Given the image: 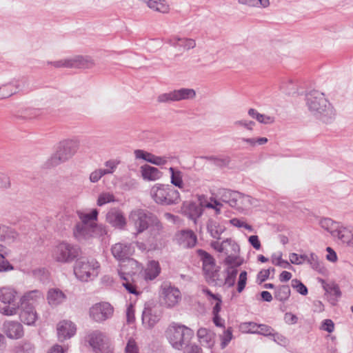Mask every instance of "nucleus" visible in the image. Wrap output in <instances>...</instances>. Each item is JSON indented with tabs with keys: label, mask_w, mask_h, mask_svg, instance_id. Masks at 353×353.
<instances>
[{
	"label": "nucleus",
	"mask_w": 353,
	"mask_h": 353,
	"mask_svg": "<svg viewBox=\"0 0 353 353\" xmlns=\"http://www.w3.org/2000/svg\"><path fill=\"white\" fill-rule=\"evenodd\" d=\"M305 100L309 110L317 119L325 123H330L334 121L335 110L323 93L313 90L306 95Z\"/></svg>",
	"instance_id": "nucleus-1"
},
{
	"label": "nucleus",
	"mask_w": 353,
	"mask_h": 353,
	"mask_svg": "<svg viewBox=\"0 0 353 353\" xmlns=\"http://www.w3.org/2000/svg\"><path fill=\"white\" fill-rule=\"evenodd\" d=\"M129 221L131 222L138 234L142 233L149 227L157 233L162 230L163 226L157 216L147 210L135 209L130 212Z\"/></svg>",
	"instance_id": "nucleus-2"
},
{
	"label": "nucleus",
	"mask_w": 353,
	"mask_h": 353,
	"mask_svg": "<svg viewBox=\"0 0 353 353\" xmlns=\"http://www.w3.org/2000/svg\"><path fill=\"white\" fill-rule=\"evenodd\" d=\"M100 268V263L94 258L79 257L74 263L73 271L79 281L88 282L99 276Z\"/></svg>",
	"instance_id": "nucleus-3"
},
{
	"label": "nucleus",
	"mask_w": 353,
	"mask_h": 353,
	"mask_svg": "<svg viewBox=\"0 0 353 353\" xmlns=\"http://www.w3.org/2000/svg\"><path fill=\"white\" fill-rule=\"evenodd\" d=\"M81 248L76 244L63 241L57 244L52 250V258L61 264H69L81 256Z\"/></svg>",
	"instance_id": "nucleus-4"
},
{
	"label": "nucleus",
	"mask_w": 353,
	"mask_h": 353,
	"mask_svg": "<svg viewBox=\"0 0 353 353\" xmlns=\"http://www.w3.org/2000/svg\"><path fill=\"white\" fill-rule=\"evenodd\" d=\"M79 147L77 139H66L61 141L57 151L47 161L48 167H54L64 163L72 158Z\"/></svg>",
	"instance_id": "nucleus-5"
},
{
	"label": "nucleus",
	"mask_w": 353,
	"mask_h": 353,
	"mask_svg": "<svg viewBox=\"0 0 353 353\" xmlns=\"http://www.w3.org/2000/svg\"><path fill=\"white\" fill-rule=\"evenodd\" d=\"M192 335L191 329L175 323H172L165 331V336L172 347L179 350L188 345Z\"/></svg>",
	"instance_id": "nucleus-6"
},
{
	"label": "nucleus",
	"mask_w": 353,
	"mask_h": 353,
	"mask_svg": "<svg viewBox=\"0 0 353 353\" xmlns=\"http://www.w3.org/2000/svg\"><path fill=\"white\" fill-rule=\"evenodd\" d=\"M152 199L157 204L170 205L180 202V194L170 185L157 183L150 190Z\"/></svg>",
	"instance_id": "nucleus-7"
},
{
	"label": "nucleus",
	"mask_w": 353,
	"mask_h": 353,
	"mask_svg": "<svg viewBox=\"0 0 353 353\" xmlns=\"http://www.w3.org/2000/svg\"><path fill=\"white\" fill-rule=\"evenodd\" d=\"M85 341L94 353H114V345L109 336L100 330H92L85 336Z\"/></svg>",
	"instance_id": "nucleus-8"
},
{
	"label": "nucleus",
	"mask_w": 353,
	"mask_h": 353,
	"mask_svg": "<svg viewBox=\"0 0 353 353\" xmlns=\"http://www.w3.org/2000/svg\"><path fill=\"white\" fill-rule=\"evenodd\" d=\"M196 97V92L192 88H182L165 92L157 97V101L161 103H169L183 100L193 99Z\"/></svg>",
	"instance_id": "nucleus-9"
},
{
	"label": "nucleus",
	"mask_w": 353,
	"mask_h": 353,
	"mask_svg": "<svg viewBox=\"0 0 353 353\" xmlns=\"http://www.w3.org/2000/svg\"><path fill=\"white\" fill-rule=\"evenodd\" d=\"M48 64L52 65L57 68H88L94 65V62L90 57L79 55L71 59H61L55 61H48Z\"/></svg>",
	"instance_id": "nucleus-10"
},
{
	"label": "nucleus",
	"mask_w": 353,
	"mask_h": 353,
	"mask_svg": "<svg viewBox=\"0 0 353 353\" xmlns=\"http://www.w3.org/2000/svg\"><path fill=\"white\" fill-rule=\"evenodd\" d=\"M160 290L163 303L167 307H174L181 300L180 290L174 285H172L170 283H163L161 285Z\"/></svg>",
	"instance_id": "nucleus-11"
},
{
	"label": "nucleus",
	"mask_w": 353,
	"mask_h": 353,
	"mask_svg": "<svg viewBox=\"0 0 353 353\" xmlns=\"http://www.w3.org/2000/svg\"><path fill=\"white\" fill-rule=\"evenodd\" d=\"M217 194L223 202L228 203L232 208H241L240 205L243 204L244 201H250L249 196L229 189L221 188L218 190Z\"/></svg>",
	"instance_id": "nucleus-12"
},
{
	"label": "nucleus",
	"mask_w": 353,
	"mask_h": 353,
	"mask_svg": "<svg viewBox=\"0 0 353 353\" xmlns=\"http://www.w3.org/2000/svg\"><path fill=\"white\" fill-rule=\"evenodd\" d=\"M103 228L97 224L86 225L77 223L74 229L73 233L74 237L78 241L89 239L90 237L102 234Z\"/></svg>",
	"instance_id": "nucleus-13"
},
{
	"label": "nucleus",
	"mask_w": 353,
	"mask_h": 353,
	"mask_svg": "<svg viewBox=\"0 0 353 353\" xmlns=\"http://www.w3.org/2000/svg\"><path fill=\"white\" fill-rule=\"evenodd\" d=\"M111 252L114 257L118 261L127 262L128 265H137L136 260L130 257L131 254V246L128 243H117L112 245Z\"/></svg>",
	"instance_id": "nucleus-14"
},
{
	"label": "nucleus",
	"mask_w": 353,
	"mask_h": 353,
	"mask_svg": "<svg viewBox=\"0 0 353 353\" xmlns=\"http://www.w3.org/2000/svg\"><path fill=\"white\" fill-rule=\"evenodd\" d=\"M113 314V307L108 303H99L90 309V316L96 322H102Z\"/></svg>",
	"instance_id": "nucleus-15"
},
{
	"label": "nucleus",
	"mask_w": 353,
	"mask_h": 353,
	"mask_svg": "<svg viewBox=\"0 0 353 353\" xmlns=\"http://www.w3.org/2000/svg\"><path fill=\"white\" fill-rule=\"evenodd\" d=\"M118 274L120 279L123 281L122 285L129 293L135 295L139 294V291L137 290V286L134 283V280L132 278V274H131L130 272H127L125 265H121L120 268L118 270Z\"/></svg>",
	"instance_id": "nucleus-16"
},
{
	"label": "nucleus",
	"mask_w": 353,
	"mask_h": 353,
	"mask_svg": "<svg viewBox=\"0 0 353 353\" xmlns=\"http://www.w3.org/2000/svg\"><path fill=\"white\" fill-rule=\"evenodd\" d=\"M177 243L183 248H192L197 242V237L192 230H182L176 234Z\"/></svg>",
	"instance_id": "nucleus-17"
},
{
	"label": "nucleus",
	"mask_w": 353,
	"mask_h": 353,
	"mask_svg": "<svg viewBox=\"0 0 353 353\" xmlns=\"http://www.w3.org/2000/svg\"><path fill=\"white\" fill-rule=\"evenodd\" d=\"M3 330L6 336L11 339H20L24 334L23 325L17 321H6L3 325Z\"/></svg>",
	"instance_id": "nucleus-18"
},
{
	"label": "nucleus",
	"mask_w": 353,
	"mask_h": 353,
	"mask_svg": "<svg viewBox=\"0 0 353 353\" xmlns=\"http://www.w3.org/2000/svg\"><path fill=\"white\" fill-rule=\"evenodd\" d=\"M107 221L114 228L123 230L127 224L123 213L119 209L110 210L106 215Z\"/></svg>",
	"instance_id": "nucleus-19"
},
{
	"label": "nucleus",
	"mask_w": 353,
	"mask_h": 353,
	"mask_svg": "<svg viewBox=\"0 0 353 353\" xmlns=\"http://www.w3.org/2000/svg\"><path fill=\"white\" fill-rule=\"evenodd\" d=\"M19 318L22 323L28 325H33L38 319V314L32 304L21 306Z\"/></svg>",
	"instance_id": "nucleus-20"
},
{
	"label": "nucleus",
	"mask_w": 353,
	"mask_h": 353,
	"mask_svg": "<svg viewBox=\"0 0 353 353\" xmlns=\"http://www.w3.org/2000/svg\"><path fill=\"white\" fill-rule=\"evenodd\" d=\"M76 333V326L71 321H63L57 325V335L60 341L71 338Z\"/></svg>",
	"instance_id": "nucleus-21"
},
{
	"label": "nucleus",
	"mask_w": 353,
	"mask_h": 353,
	"mask_svg": "<svg viewBox=\"0 0 353 353\" xmlns=\"http://www.w3.org/2000/svg\"><path fill=\"white\" fill-rule=\"evenodd\" d=\"M19 237V233L12 228L0 224V242L7 245L14 243Z\"/></svg>",
	"instance_id": "nucleus-22"
},
{
	"label": "nucleus",
	"mask_w": 353,
	"mask_h": 353,
	"mask_svg": "<svg viewBox=\"0 0 353 353\" xmlns=\"http://www.w3.org/2000/svg\"><path fill=\"white\" fill-rule=\"evenodd\" d=\"M338 238L343 243L353 248V229L339 225L337 230L334 232V236Z\"/></svg>",
	"instance_id": "nucleus-23"
},
{
	"label": "nucleus",
	"mask_w": 353,
	"mask_h": 353,
	"mask_svg": "<svg viewBox=\"0 0 353 353\" xmlns=\"http://www.w3.org/2000/svg\"><path fill=\"white\" fill-rule=\"evenodd\" d=\"M17 291L12 287L3 286L0 288V301L6 305L15 303Z\"/></svg>",
	"instance_id": "nucleus-24"
},
{
	"label": "nucleus",
	"mask_w": 353,
	"mask_h": 353,
	"mask_svg": "<svg viewBox=\"0 0 353 353\" xmlns=\"http://www.w3.org/2000/svg\"><path fill=\"white\" fill-rule=\"evenodd\" d=\"M161 270V269L158 261H150L144 270L143 277L146 281H152L159 275Z\"/></svg>",
	"instance_id": "nucleus-25"
},
{
	"label": "nucleus",
	"mask_w": 353,
	"mask_h": 353,
	"mask_svg": "<svg viewBox=\"0 0 353 353\" xmlns=\"http://www.w3.org/2000/svg\"><path fill=\"white\" fill-rule=\"evenodd\" d=\"M141 176L147 181H156L162 176V172L157 168L145 164L141 167Z\"/></svg>",
	"instance_id": "nucleus-26"
},
{
	"label": "nucleus",
	"mask_w": 353,
	"mask_h": 353,
	"mask_svg": "<svg viewBox=\"0 0 353 353\" xmlns=\"http://www.w3.org/2000/svg\"><path fill=\"white\" fill-rule=\"evenodd\" d=\"M228 245L231 247L232 250L234 252L239 251V245L231 239H227L226 240L223 241L221 243L214 241L211 243V246L214 250L219 252H225L226 254H228L229 252V250L227 249Z\"/></svg>",
	"instance_id": "nucleus-27"
},
{
	"label": "nucleus",
	"mask_w": 353,
	"mask_h": 353,
	"mask_svg": "<svg viewBox=\"0 0 353 353\" xmlns=\"http://www.w3.org/2000/svg\"><path fill=\"white\" fill-rule=\"evenodd\" d=\"M207 230L212 238L219 239L221 234L225 230V227L210 219L207 223Z\"/></svg>",
	"instance_id": "nucleus-28"
},
{
	"label": "nucleus",
	"mask_w": 353,
	"mask_h": 353,
	"mask_svg": "<svg viewBox=\"0 0 353 353\" xmlns=\"http://www.w3.org/2000/svg\"><path fill=\"white\" fill-rule=\"evenodd\" d=\"M159 318L150 307H145L142 313V322L145 327L152 328L159 321Z\"/></svg>",
	"instance_id": "nucleus-29"
},
{
	"label": "nucleus",
	"mask_w": 353,
	"mask_h": 353,
	"mask_svg": "<svg viewBox=\"0 0 353 353\" xmlns=\"http://www.w3.org/2000/svg\"><path fill=\"white\" fill-rule=\"evenodd\" d=\"M8 252L4 245L0 243V272H8L14 270V267L7 259Z\"/></svg>",
	"instance_id": "nucleus-30"
},
{
	"label": "nucleus",
	"mask_w": 353,
	"mask_h": 353,
	"mask_svg": "<svg viewBox=\"0 0 353 353\" xmlns=\"http://www.w3.org/2000/svg\"><path fill=\"white\" fill-rule=\"evenodd\" d=\"M65 295L59 289H50L48 292V301L51 305H57L65 299Z\"/></svg>",
	"instance_id": "nucleus-31"
},
{
	"label": "nucleus",
	"mask_w": 353,
	"mask_h": 353,
	"mask_svg": "<svg viewBox=\"0 0 353 353\" xmlns=\"http://www.w3.org/2000/svg\"><path fill=\"white\" fill-rule=\"evenodd\" d=\"M291 291L288 285H282L275 288L274 298L281 301L285 302L290 297Z\"/></svg>",
	"instance_id": "nucleus-32"
},
{
	"label": "nucleus",
	"mask_w": 353,
	"mask_h": 353,
	"mask_svg": "<svg viewBox=\"0 0 353 353\" xmlns=\"http://www.w3.org/2000/svg\"><path fill=\"white\" fill-rule=\"evenodd\" d=\"M307 263L314 270L319 273L323 274L326 271L323 262L319 260L318 256L314 252L310 254V259Z\"/></svg>",
	"instance_id": "nucleus-33"
},
{
	"label": "nucleus",
	"mask_w": 353,
	"mask_h": 353,
	"mask_svg": "<svg viewBox=\"0 0 353 353\" xmlns=\"http://www.w3.org/2000/svg\"><path fill=\"white\" fill-rule=\"evenodd\" d=\"M203 271L205 279L208 283H214L218 279L219 270L216 268V264L209 265V266H203Z\"/></svg>",
	"instance_id": "nucleus-34"
},
{
	"label": "nucleus",
	"mask_w": 353,
	"mask_h": 353,
	"mask_svg": "<svg viewBox=\"0 0 353 353\" xmlns=\"http://www.w3.org/2000/svg\"><path fill=\"white\" fill-rule=\"evenodd\" d=\"M226 276L225 278L224 285L230 288L234 285L238 274V270L233 266H228L225 270Z\"/></svg>",
	"instance_id": "nucleus-35"
},
{
	"label": "nucleus",
	"mask_w": 353,
	"mask_h": 353,
	"mask_svg": "<svg viewBox=\"0 0 353 353\" xmlns=\"http://www.w3.org/2000/svg\"><path fill=\"white\" fill-rule=\"evenodd\" d=\"M41 296V293L39 290H32L26 292L19 300V305L21 306L26 305L27 304H32L30 301H34Z\"/></svg>",
	"instance_id": "nucleus-36"
},
{
	"label": "nucleus",
	"mask_w": 353,
	"mask_h": 353,
	"mask_svg": "<svg viewBox=\"0 0 353 353\" xmlns=\"http://www.w3.org/2000/svg\"><path fill=\"white\" fill-rule=\"evenodd\" d=\"M319 224L322 228L327 231L334 236V232H336L340 223L335 222L330 218H323L320 220Z\"/></svg>",
	"instance_id": "nucleus-37"
},
{
	"label": "nucleus",
	"mask_w": 353,
	"mask_h": 353,
	"mask_svg": "<svg viewBox=\"0 0 353 353\" xmlns=\"http://www.w3.org/2000/svg\"><path fill=\"white\" fill-rule=\"evenodd\" d=\"M19 91V86L8 83L0 87V100L10 97Z\"/></svg>",
	"instance_id": "nucleus-38"
},
{
	"label": "nucleus",
	"mask_w": 353,
	"mask_h": 353,
	"mask_svg": "<svg viewBox=\"0 0 353 353\" xmlns=\"http://www.w3.org/2000/svg\"><path fill=\"white\" fill-rule=\"evenodd\" d=\"M248 114L253 119L257 120L261 123L270 124L274 121L273 117L265 114H260L254 108L249 109Z\"/></svg>",
	"instance_id": "nucleus-39"
},
{
	"label": "nucleus",
	"mask_w": 353,
	"mask_h": 353,
	"mask_svg": "<svg viewBox=\"0 0 353 353\" xmlns=\"http://www.w3.org/2000/svg\"><path fill=\"white\" fill-rule=\"evenodd\" d=\"M170 172L171 183L179 188H183V181L182 179L183 174L180 170H176L172 167L169 168Z\"/></svg>",
	"instance_id": "nucleus-40"
},
{
	"label": "nucleus",
	"mask_w": 353,
	"mask_h": 353,
	"mask_svg": "<svg viewBox=\"0 0 353 353\" xmlns=\"http://www.w3.org/2000/svg\"><path fill=\"white\" fill-rule=\"evenodd\" d=\"M280 89L288 95H293L297 92L296 85L291 79L283 81L280 85Z\"/></svg>",
	"instance_id": "nucleus-41"
},
{
	"label": "nucleus",
	"mask_w": 353,
	"mask_h": 353,
	"mask_svg": "<svg viewBox=\"0 0 353 353\" xmlns=\"http://www.w3.org/2000/svg\"><path fill=\"white\" fill-rule=\"evenodd\" d=\"M98 214L99 213L97 209L92 210L90 213H82L79 215V218L81 220V222L80 223L86 225L97 224L95 221L97 219Z\"/></svg>",
	"instance_id": "nucleus-42"
},
{
	"label": "nucleus",
	"mask_w": 353,
	"mask_h": 353,
	"mask_svg": "<svg viewBox=\"0 0 353 353\" xmlns=\"http://www.w3.org/2000/svg\"><path fill=\"white\" fill-rule=\"evenodd\" d=\"M196 252L203 262V266L215 265L214 259L208 252L201 249H199Z\"/></svg>",
	"instance_id": "nucleus-43"
},
{
	"label": "nucleus",
	"mask_w": 353,
	"mask_h": 353,
	"mask_svg": "<svg viewBox=\"0 0 353 353\" xmlns=\"http://www.w3.org/2000/svg\"><path fill=\"white\" fill-rule=\"evenodd\" d=\"M323 288L327 293L335 296L336 299H334V301H336V299L341 296V292L339 285L334 283L326 284L323 286Z\"/></svg>",
	"instance_id": "nucleus-44"
},
{
	"label": "nucleus",
	"mask_w": 353,
	"mask_h": 353,
	"mask_svg": "<svg viewBox=\"0 0 353 353\" xmlns=\"http://www.w3.org/2000/svg\"><path fill=\"white\" fill-rule=\"evenodd\" d=\"M274 330L270 325L259 324L258 326V330H252L251 333L261 334L265 336H271V335L273 334Z\"/></svg>",
	"instance_id": "nucleus-45"
},
{
	"label": "nucleus",
	"mask_w": 353,
	"mask_h": 353,
	"mask_svg": "<svg viewBox=\"0 0 353 353\" xmlns=\"http://www.w3.org/2000/svg\"><path fill=\"white\" fill-rule=\"evenodd\" d=\"M291 286L301 295L305 296L308 293L307 288L300 280L297 279L292 280Z\"/></svg>",
	"instance_id": "nucleus-46"
},
{
	"label": "nucleus",
	"mask_w": 353,
	"mask_h": 353,
	"mask_svg": "<svg viewBox=\"0 0 353 353\" xmlns=\"http://www.w3.org/2000/svg\"><path fill=\"white\" fill-rule=\"evenodd\" d=\"M114 201V196L109 192L101 193L97 199V205L102 206L106 203Z\"/></svg>",
	"instance_id": "nucleus-47"
},
{
	"label": "nucleus",
	"mask_w": 353,
	"mask_h": 353,
	"mask_svg": "<svg viewBox=\"0 0 353 353\" xmlns=\"http://www.w3.org/2000/svg\"><path fill=\"white\" fill-rule=\"evenodd\" d=\"M20 305L19 303H13V305H8L7 306H5L2 308H1V313L6 316H12L14 314H16L17 313L18 308L19 307Z\"/></svg>",
	"instance_id": "nucleus-48"
},
{
	"label": "nucleus",
	"mask_w": 353,
	"mask_h": 353,
	"mask_svg": "<svg viewBox=\"0 0 353 353\" xmlns=\"http://www.w3.org/2000/svg\"><path fill=\"white\" fill-rule=\"evenodd\" d=\"M247 276L248 273L245 270L242 271L239 274L237 282V292L239 293L242 292L245 288L248 279Z\"/></svg>",
	"instance_id": "nucleus-49"
},
{
	"label": "nucleus",
	"mask_w": 353,
	"mask_h": 353,
	"mask_svg": "<svg viewBox=\"0 0 353 353\" xmlns=\"http://www.w3.org/2000/svg\"><path fill=\"white\" fill-rule=\"evenodd\" d=\"M34 345L30 342H25L17 348L16 353H34Z\"/></svg>",
	"instance_id": "nucleus-50"
},
{
	"label": "nucleus",
	"mask_w": 353,
	"mask_h": 353,
	"mask_svg": "<svg viewBox=\"0 0 353 353\" xmlns=\"http://www.w3.org/2000/svg\"><path fill=\"white\" fill-rule=\"evenodd\" d=\"M134 154L136 159H143L149 163L150 159H151L153 157V154L139 149L135 150Z\"/></svg>",
	"instance_id": "nucleus-51"
},
{
	"label": "nucleus",
	"mask_w": 353,
	"mask_h": 353,
	"mask_svg": "<svg viewBox=\"0 0 353 353\" xmlns=\"http://www.w3.org/2000/svg\"><path fill=\"white\" fill-rule=\"evenodd\" d=\"M197 336L201 343H205L208 344L210 341V336L208 334V330L204 327H201L198 330Z\"/></svg>",
	"instance_id": "nucleus-52"
},
{
	"label": "nucleus",
	"mask_w": 353,
	"mask_h": 353,
	"mask_svg": "<svg viewBox=\"0 0 353 353\" xmlns=\"http://www.w3.org/2000/svg\"><path fill=\"white\" fill-rule=\"evenodd\" d=\"M178 41H181L180 47H183L187 50L193 49L196 46V42L192 39L181 38Z\"/></svg>",
	"instance_id": "nucleus-53"
},
{
	"label": "nucleus",
	"mask_w": 353,
	"mask_h": 353,
	"mask_svg": "<svg viewBox=\"0 0 353 353\" xmlns=\"http://www.w3.org/2000/svg\"><path fill=\"white\" fill-rule=\"evenodd\" d=\"M232 339V329L228 327L223 333L221 341V347L225 348Z\"/></svg>",
	"instance_id": "nucleus-54"
},
{
	"label": "nucleus",
	"mask_w": 353,
	"mask_h": 353,
	"mask_svg": "<svg viewBox=\"0 0 353 353\" xmlns=\"http://www.w3.org/2000/svg\"><path fill=\"white\" fill-rule=\"evenodd\" d=\"M104 175H105V171L103 169L95 170L90 174V181L92 183H97Z\"/></svg>",
	"instance_id": "nucleus-55"
},
{
	"label": "nucleus",
	"mask_w": 353,
	"mask_h": 353,
	"mask_svg": "<svg viewBox=\"0 0 353 353\" xmlns=\"http://www.w3.org/2000/svg\"><path fill=\"white\" fill-rule=\"evenodd\" d=\"M119 161L116 160H109L105 162V165L107 167L106 169H103L105 171V174H112L116 170Z\"/></svg>",
	"instance_id": "nucleus-56"
},
{
	"label": "nucleus",
	"mask_w": 353,
	"mask_h": 353,
	"mask_svg": "<svg viewBox=\"0 0 353 353\" xmlns=\"http://www.w3.org/2000/svg\"><path fill=\"white\" fill-rule=\"evenodd\" d=\"M225 263L228 266H233L235 268L240 266L242 263L241 261H239L238 258L234 256L228 255L225 259Z\"/></svg>",
	"instance_id": "nucleus-57"
},
{
	"label": "nucleus",
	"mask_w": 353,
	"mask_h": 353,
	"mask_svg": "<svg viewBox=\"0 0 353 353\" xmlns=\"http://www.w3.org/2000/svg\"><path fill=\"white\" fill-rule=\"evenodd\" d=\"M270 271L274 272V268L262 270L257 274V280L259 281V283H262L268 279L270 274Z\"/></svg>",
	"instance_id": "nucleus-58"
},
{
	"label": "nucleus",
	"mask_w": 353,
	"mask_h": 353,
	"mask_svg": "<svg viewBox=\"0 0 353 353\" xmlns=\"http://www.w3.org/2000/svg\"><path fill=\"white\" fill-rule=\"evenodd\" d=\"M168 162V158L165 157H159L153 154V157L150 159V163L156 165H164Z\"/></svg>",
	"instance_id": "nucleus-59"
},
{
	"label": "nucleus",
	"mask_w": 353,
	"mask_h": 353,
	"mask_svg": "<svg viewBox=\"0 0 353 353\" xmlns=\"http://www.w3.org/2000/svg\"><path fill=\"white\" fill-rule=\"evenodd\" d=\"M321 329L329 333H332L334 329V324L331 319H325L322 322Z\"/></svg>",
	"instance_id": "nucleus-60"
},
{
	"label": "nucleus",
	"mask_w": 353,
	"mask_h": 353,
	"mask_svg": "<svg viewBox=\"0 0 353 353\" xmlns=\"http://www.w3.org/2000/svg\"><path fill=\"white\" fill-rule=\"evenodd\" d=\"M125 353H139L138 347L134 340L128 341L125 347Z\"/></svg>",
	"instance_id": "nucleus-61"
},
{
	"label": "nucleus",
	"mask_w": 353,
	"mask_h": 353,
	"mask_svg": "<svg viewBox=\"0 0 353 353\" xmlns=\"http://www.w3.org/2000/svg\"><path fill=\"white\" fill-rule=\"evenodd\" d=\"M126 317L127 321L128 323H133L135 317H134V309L132 305H130L126 310Z\"/></svg>",
	"instance_id": "nucleus-62"
},
{
	"label": "nucleus",
	"mask_w": 353,
	"mask_h": 353,
	"mask_svg": "<svg viewBox=\"0 0 353 353\" xmlns=\"http://www.w3.org/2000/svg\"><path fill=\"white\" fill-rule=\"evenodd\" d=\"M248 241L254 249L259 250L261 248V243H260L258 236H256V235L250 236L248 239Z\"/></svg>",
	"instance_id": "nucleus-63"
},
{
	"label": "nucleus",
	"mask_w": 353,
	"mask_h": 353,
	"mask_svg": "<svg viewBox=\"0 0 353 353\" xmlns=\"http://www.w3.org/2000/svg\"><path fill=\"white\" fill-rule=\"evenodd\" d=\"M67 350V348H64L60 345L55 344L50 348L47 353H66Z\"/></svg>",
	"instance_id": "nucleus-64"
}]
</instances>
